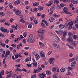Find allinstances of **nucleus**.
Instances as JSON below:
<instances>
[{
  "label": "nucleus",
  "instance_id": "53",
  "mask_svg": "<svg viewBox=\"0 0 78 78\" xmlns=\"http://www.w3.org/2000/svg\"><path fill=\"white\" fill-rule=\"evenodd\" d=\"M4 70H2L1 71V73H2V75H4Z\"/></svg>",
  "mask_w": 78,
  "mask_h": 78
},
{
  "label": "nucleus",
  "instance_id": "31",
  "mask_svg": "<svg viewBox=\"0 0 78 78\" xmlns=\"http://www.w3.org/2000/svg\"><path fill=\"white\" fill-rule=\"evenodd\" d=\"M78 38V36L77 35H75L73 36V38L74 39H76Z\"/></svg>",
  "mask_w": 78,
  "mask_h": 78
},
{
  "label": "nucleus",
  "instance_id": "51",
  "mask_svg": "<svg viewBox=\"0 0 78 78\" xmlns=\"http://www.w3.org/2000/svg\"><path fill=\"white\" fill-rule=\"evenodd\" d=\"M52 52H53L52 51H50L48 52V54L49 55H51V54L52 53Z\"/></svg>",
  "mask_w": 78,
  "mask_h": 78
},
{
  "label": "nucleus",
  "instance_id": "48",
  "mask_svg": "<svg viewBox=\"0 0 78 78\" xmlns=\"http://www.w3.org/2000/svg\"><path fill=\"white\" fill-rule=\"evenodd\" d=\"M19 56V54H16L15 55V58H18Z\"/></svg>",
  "mask_w": 78,
  "mask_h": 78
},
{
  "label": "nucleus",
  "instance_id": "61",
  "mask_svg": "<svg viewBox=\"0 0 78 78\" xmlns=\"http://www.w3.org/2000/svg\"><path fill=\"white\" fill-rule=\"evenodd\" d=\"M34 23H35L36 24L37 23V21L35 20H34Z\"/></svg>",
  "mask_w": 78,
  "mask_h": 78
},
{
  "label": "nucleus",
  "instance_id": "23",
  "mask_svg": "<svg viewBox=\"0 0 78 78\" xmlns=\"http://www.w3.org/2000/svg\"><path fill=\"white\" fill-rule=\"evenodd\" d=\"M70 42H71V44L73 45V44H75V42H76V41H73V40Z\"/></svg>",
  "mask_w": 78,
  "mask_h": 78
},
{
  "label": "nucleus",
  "instance_id": "12",
  "mask_svg": "<svg viewBox=\"0 0 78 78\" xmlns=\"http://www.w3.org/2000/svg\"><path fill=\"white\" fill-rule=\"evenodd\" d=\"M40 70L39 69H34V73H38V72H40Z\"/></svg>",
  "mask_w": 78,
  "mask_h": 78
},
{
  "label": "nucleus",
  "instance_id": "13",
  "mask_svg": "<svg viewBox=\"0 0 78 78\" xmlns=\"http://www.w3.org/2000/svg\"><path fill=\"white\" fill-rule=\"evenodd\" d=\"M73 40V38L72 37L68 38L67 39V41L69 42H70Z\"/></svg>",
  "mask_w": 78,
  "mask_h": 78
},
{
  "label": "nucleus",
  "instance_id": "30",
  "mask_svg": "<svg viewBox=\"0 0 78 78\" xmlns=\"http://www.w3.org/2000/svg\"><path fill=\"white\" fill-rule=\"evenodd\" d=\"M74 60H75V58H73L71 59H69V62H72L73 61H74Z\"/></svg>",
  "mask_w": 78,
  "mask_h": 78
},
{
  "label": "nucleus",
  "instance_id": "16",
  "mask_svg": "<svg viewBox=\"0 0 78 78\" xmlns=\"http://www.w3.org/2000/svg\"><path fill=\"white\" fill-rule=\"evenodd\" d=\"M53 46L54 47H56L57 48H61V47H60V46L58 45V44H54Z\"/></svg>",
  "mask_w": 78,
  "mask_h": 78
},
{
  "label": "nucleus",
  "instance_id": "18",
  "mask_svg": "<svg viewBox=\"0 0 78 78\" xmlns=\"http://www.w3.org/2000/svg\"><path fill=\"white\" fill-rule=\"evenodd\" d=\"M40 38L41 40H44V35L43 34L41 35L40 36Z\"/></svg>",
  "mask_w": 78,
  "mask_h": 78
},
{
  "label": "nucleus",
  "instance_id": "40",
  "mask_svg": "<svg viewBox=\"0 0 78 78\" xmlns=\"http://www.w3.org/2000/svg\"><path fill=\"white\" fill-rule=\"evenodd\" d=\"M37 67L40 70H42V68H41V66H40L38 65Z\"/></svg>",
  "mask_w": 78,
  "mask_h": 78
},
{
  "label": "nucleus",
  "instance_id": "63",
  "mask_svg": "<svg viewBox=\"0 0 78 78\" xmlns=\"http://www.w3.org/2000/svg\"><path fill=\"white\" fill-rule=\"evenodd\" d=\"M53 78H58V77H57V76L55 75H54L53 76Z\"/></svg>",
  "mask_w": 78,
  "mask_h": 78
},
{
  "label": "nucleus",
  "instance_id": "37",
  "mask_svg": "<svg viewBox=\"0 0 78 78\" xmlns=\"http://www.w3.org/2000/svg\"><path fill=\"white\" fill-rule=\"evenodd\" d=\"M46 73L47 75H50L51 74V73L49 71H47L46 72Z\"/></svg>",
  "mask_w": 78,
  "mask_h": 78
},
{
  "label": "nucleus",
  "instance_id": "3",
  "mask_svg": "<svg viewBox=\"0 0 78 78\" xmlns=\"http://www.w3.org/2000/svg\"><path fill=\"white\" fill-rule=\"evenodd\" d=\"M67 7H65L63 9V10L65 13H66V14H70V12H67Z\"/></svg>",
  "mask_w": 78,
  "mask_h": 78
},
{
  "label": "nucleus",
  "instance_id": "1",
  "mask_svg": "<svg viewBox=\"0 0 78 78\" xmlns=\"http://www.w3.org/2000/svg\"><path fill=\"white\" fill-rule=\"evenodd\" d=\"M13 11L16 15H18V16H21V12L19 10L14 9L13 10Z\"/></svg>",
  "mask_w": 78,
  "mask_h": 78
},
{
  "label": "nucleus",
  "instance_id": "10",
  "mask_svg": "<svg viewBox=\"0 0 78 78\" xmlns=\"http://www.w3.org/2000/svg\"><path fill=\"white\" fill-rule=\"evenodd\" d=\"M65 27V25L64 24H61L59 25V28L62 29V28H64Z\"/></svg>",
  "mask_w": 78,
  "mask_h": 78
},
{
  "label": "nucleus",
  "instance_id": "4",
  "mask_svg": "<svg viewBox=\"0 0 78 78\" xmlns=\"http://www.w3.org/2000/svg\"><path fill=\"white\" fill-rule=\"evenodd\" d=\"M1 30L2 32H6V33H9L8 30L6 29H5L3 27H1Z\"/></svg>",
  "mask_w": 78,
  "mask_h": 78
},
{
  "label": "nucleus",
  "instance_id": "60",
  "mask_svg": "<svg viewBox=\"0 0 78 78\" xmlns=\"http://www.w3.org/2000/svg\"><path fill=\"white\" fill-rule=\"evenodd\" d=\"M2 46L3 47H5V46H6V44L4 43L2 44Z\"/></svg>",
  "mask_w": 78,
  "mask_h": 78
},
{
  "label": "nucleus",
  "instance_id": "15",
  "mask_svg": "<svg viewBox=\"0 0 78 78\" xmlns=\"http://www.w3.org/2000/svg\"><path fill=\"white\" fill-rule=\"evenodd\" d=\"M39 5V3L38 2H36L34 3L33 4V6H38Z\"/></svg>",
  "mask_w": 78,
  "mask_h": 78
},
{
  "label": "nucleus",
  "instance_id": "54",
  "mask_svg": "<svg viewBox=\"0 0 78 78\" xmlns=\"http://www.w3.org/2000/svg\"><path fill=\"white\" fill-rule=\"evenodd\" d=\"M37 16L38 17H40V16H41V13H37Z\"/></svg>",
  "mask_w": 78,
  "mask_h": 78
},
{
  "label": "nucleus",
  "instance_id": "55",
  "mask_svg": "<svg viewBox=\"0 0 78 78\" xmlns=\"http://www.w3.org/2000/svg\"><path fill=\"white\" fill-rule=\"evenodd\" d=\"M69 56L70 57H72V56H73V55L72 53H70L69 55Z\"/></svg>",
  "mask_w": 78,
  "mask_h": 78
},
{
  "label": "nucleus",
  "instance_id": "41",
  "mask_svg": "<svg viewBox=\"0 0 78 78\" xmlns=\"http://www.w3.org/2000/svg\"><path fill=\"white\" fill-rule=\"evenodd\" d=\"M23 35L24 37H26L27 35V33L25 32L23 34Z\"/></svg>",
  "mask_w": 78,
  "mask_h": 78
},
{
  "label": "nucleus",
  "instance_id": "14",
  "mask_svg": "<svg viewBox=\"0 0 78 78\" xmlns=\"http://www.w3.org/2000/svg\"><path fill=\"white\" fill-rule=\"evenodd\" d=\"M54 38H55V41H56V42H59L60 40L58 37L56 36Z\"/></svg>",
  "mask_w": 78,
  "mask_h": 78
},
{
  "label": "nucleus",
  "instance_id": "39",
  "mask_svg": "<svg viewBox=\"0 0 78 78\" xmlns=\"http://www.w3.org/2000/svg\"><path fill=\"white\" fill-rule=\"evenodd\" d=\"M0 14H1V16H5V14L3 12H1L0 13Z\"/></svg>",
  "mask_w": 78,
  "mask_h": 78
},
{
  "label": "nucleus",
  "instance_id": "26",
  "mask_svg": "<svg viewBox=\"0 0 78 78\" xmlns=\"http://www.w3.org/2000/svg\"><path fill=\"white\" fill-rule=\"evenodd\" d=\"M60 71L61 72H64L65 71V69L64 68H62L61 69Z\"/></svg>",
  "mask_w": 78,
  "mask_h": 78
},
{
  "label": "nucleus",
  "instance_id": "36",
  "mask_svg": "<svg viewBox=\"0 0 78 78\" xmlns=\"http://www.w3.org/2000/svg\"><path fill=\"white\" fill-rule=\"evenodd\" d=\"M20 22H21L22 23H25V20H23V19H21V20H20Z\"/></svg>",
  "mask_w": 78,
  "mask_h": 78
},
{
  "label": "nucleus",
  "instance_id": "33",
  "mask_svg": "<svg viewBox=\"0 0 78 78\" xmlns=\"http://www.w3.org/2000/svg\"><path fill=\"white\" fill-rule=\"evenodd\" d=\"M6 55H10V51H7L6 52Z\"/></svg>",
  "mask_w": 78,
  "mask_h": 78
},
{
  "label": "nucleus",
  "instance_id": "25",
  "mask_svg": "<svg viewBox=\"0 0 78 78\" xmlns=\"http://www.w3.org/2000/svg\"><path fill=\"white\" fill-rule=\"evenodd\" d=\"M21 71H22V69L19 68H17L16 69L15 72H21Z\"/></svg>",
  "mask_w": 78,
  "mask_h": 78
},
{
  "label": "nucleus",
  "instance_id": "29",
  "mask_svg": "<svg viewBox=\"0 0 78 78\" xmlns=\"http://www.w3.org/2000/svg\"><path fill=\"white\" fill-rule=\"evenodd\" d=\"M53 20H54L53 17H51L49 19V21L50 22H53Z\"/></svg>",
  "mask_w": 78,
  "mask_h": 78
},
{
  "label": "nucleus",
  "instance_id": "52",
  "mask_svg": "<svg viewBox=\"0 0 78 78\" xmlns=\"http://www.w3.org/2000/svg\"><path fill=\"white\" fill-rule=\"evenodd\" d=\"M16 67H20V65L19 64L18 65H16L15 66Z\"/></svg>",
  "mask_w": 78,
  "mask_h": 78
},
{
  "label": "nucleus",
  "instance_id": "57",
  "mask_svg": "<svg viewBox=\"0 0 78 78\" xmlns=\"http://www.w3.org/2000/svg\"><path fill=\"white\" fill-rule=\"evenodd\" d=\"M5 22L4 20H0V22L1 23H3Z\"/></svg>",
  "mask_w": 78,
  "mask_h": 78
},
{
  "label": "nucleus",
  "instance_id": "17",
  "mask_svg": "<svg viewBox=\"0 0 78 78\" xmlns=\"http://www.w3.org/2000/svg\"><path fill=\"white\" fill-rule=\"evenodd\" d=\"M35 57L36 59H39V58H40V57L38 54H36L35 55Z\"/></svg>",
  "mask_w": 78,
  "mask_h": 78
},
{
  "label": "nucleus",
  "instance_id": "20",
  "mask_svg": "<svg viewBox=\"0 0 78 78\" xmlns=\"http://www.w3.org/2000/svg\"><path fill=\"white\" fill-rule=\"evenodd\" d=\"M73 21L70 22L68 23V25H73Z\"/></svg>",
  "mask_w": 78,
  "mask_h": 78
},
{
  "label": "nucleus",
  "instance_id": "21",
  "mask_svg": "<svg viewBox=\"0 0 78 78\" xmlns=\"http://www.w3.org/2000/svg\"><path fill=\"white\" fill-rule=\"evenodd\" d=\"M28 41H30V42L31 43H33V42H34V40L32 38L30 39V40L28 39Z\"/></svg>",
  "mask_w": 78,
  "mask_h": 78
},
{
  "label": "nucleus",
  "instance_id": "64",
  "mask_svg": "<svg viewBox=\"0 0 78 78\" xmlns=\"http://www.w3.org/2000/svg\"><path fill=\"white\" fill-rule=\"evenodd\" d=\"M26 66H27V67H31V65L30 64H27L26 65Z\"/></svg>",
  "mask_w": 78,
  "mask_h": 78
},
{
  "label": "nucleus",
  "instance_id": "5",
  "mask_svg": "<svg viewBox=\"0 0 78 78\" xmlns=\"http://www.w3.org/2000/svg\"><path fill=\"white\" fill-rule=\"evenodd\" d=\"M33 62L32 63L33 67H37V63L36 62L34 59H33Z\"/></svg>",
  "mask_w": 78,
  "mask_h": 78
},
{
  "label": "nucleus",
  "instance_id": "6",
  "mask_svg": "<svg viewBox=\"0 0 78 78\" xmlns=\"http://www.w3.org/2000/svg\"><path fill=\"white\" fill-rule=\"evenodd\" d=\"M76 63V62L75 61L72 62L71 64V67H75V64Z\"/></svg>",
  "mask_w": 78,
  "mask_h": 78
},
{
  "label": "nucleus",
  "instance_id": "22",
  "mask_svg": "<svg viewBox=\"0 0 78 78\" xmlns=\"http://www.w3.org/2000/svg\"><path fill=\"white\" fill-rule=\"evenodd\" d=\"M33 35L32 34H30V35L29 37V40H30V39H33Z\"/></svg>",
  "mask_w": 78,
  "mask_h": 78
},
{
  "label": "nucleus",
  "instance_id": "32",
  "mask_svg": "<svg viewBox=\"0 0 78 78\" xmlns=\"http://www.w3.org/2000/svg\"><path fill=\"white\" fill-rule=\"evenodd\" d=\"M55 3H56V5H58L59 3V1L58 0H55L54 2V4Z\"/></svg>",
  "mask_w": 78,
  "mask_h": 78
},
{
  "label": "nucleus",
  "instance_id": "8",
  "mask_svg": "<svg viewBox=\"0 0 78 78\" xmlns=\"http://www.w3.org/2000/svg\"><path fill=\"white\" fill-rule=\"evenodd\" d=\"M48 4H47V6H50L51 5H52V3H53V1L51 0H50L48 2Z\"/></svg>",
  "mask_w": 78,
  "mask_h": 78
},
{
  "label": "nucleus",
  "instance_id": "49",
  "mask_svg": "<svg viewBox=\"0 0 78 78\" xmlns=\"http://www.w3.org/2000/svg\"><path fill=\"white\" fill-rule=\"evenodd\" d=\"M29 4V2H28L27 1H26L25 2V4L26 5H28V4Z\"/></svg>",
  "mask_w": 78,
  "mask_h": 78
},
{
  "label": "nucleus",
  "instance_id": "42",
  "mask_svg": "<svg viewBox=\"0 0 78 78\" xmlns=\"http://www.w3.org/2000/svg\"><path fill=\"white\" fill-rule=\"evenodd\" d=\"M69 48H71V49H72L73 50L74 49V48L73 46H70V45L69 46Z\"/></svg>",
  "mask_w": 78,
  "mask_h": 78
},
{
  "label": "nucleus",
  "instance_id": "2",
  "mask_svg": "<svg viewBox=\"0 0 78 78\" xmlns=\"http://www.w3.org/2000/svg\"><path fill=\"white\" fill-rule=\"evenodd\" d=\"M54 61H55V58H50L48 60L49 62L51 64H53L54 63Z\"/></svg>",
  "mask_w": 78,
  "mask_h": 78
},
{
  "label": "nucleus",
  "instance_id": "35",
  "mask_svg": "<svg viewBox=\"0 0 78 78\" xmlns=\"http://www.w3.org/2000/svg\"><path fill=\"white\" fill-rule=\"evenodd\" d=\"M23 42L24 44H26L27 43V40L26 39H23Z\"/></svg>",
  "mask_w": 78,
  "mask_h": 78
},
{
  "label": "nucleus",
  "instance_id": "27",
  "mask_svg": "<svg viewBox=\"0 0 78 78\" xmlns=\"http://www.w3.org/2000/svg\"><path fill=\"white\" fill-rule=\"evenodd\" d=\"M38 10L39 11H42L43 9V7L41 6H38Z\"/></svg>",
  "mask_w": 78,
  "mask_h": 78
},
{
  "label": "nucleus",
  "instance_id": "19",
  "mask_svg": "<svg viewBox=\"0 0 78 78\" xmlns=\"http://www.w3.org/2000/svg\"><path fill=\"white\" fill-rule=\"evenodd\" d=\"M67 34V32L66 31H64L63 33V37H66Z\"/></svg>",
  "mask_w": 78,
  "mask_h": 78
},
{
  "label": "nucleus",
  "instance_id": "47",
  "mask_svg": "<svg viewBox=\"0 0 78 78\" xmlns=\"http://www.w3.org/2000/svg\"><path fill=\"white\" fill-rule=\"evenodd\" d=\"M73 4H76V3H77L78 2L76 1H73Z\"/></svg>",
  "mask_w": 78,
  "mask_h": 78
},
{
  "label": "nucleus",
  "instance_id": "38",
  "mask_svg": "<svg viewBox=\"0 0 78 78\" xmlns=\"http://www.w3.org/2000/svg\"><path fill=\"white\" fill-rule=\"evenodd\" d=\"M9 21L10 22H14V20L12 18H11L10 19Z\"/></svg>",
  "mask_w": 78,
  "mask_h": 78
},
{
  "label": "nucleus",
  "instance_id": "58",
  "mask_svg": "<svg viewBox=\"0 0 78 78\" xmlns=\"http://www.w3.org/2000/svg\"><path fill=\"white\" fill-rule=\"evenodd\" d=\"M69 6L71 8H72L73 7V5L72 3H70L69 4Z\"/></svg>",
  "mask_w": 78,
  "mask_h": 78
},
{
  "label": "nucleus",
  "instance_id": "62",
  "mask_svg": "<svg viewBox=\"0 0 78 78\" xmlns=\"http://www.w3.org/2000/svg\"><path fill=\"white\" fill-rule=\"evenodd\" d=\"M41 18L42 19H44V17H45V15H44V14L42 15L41 16Z\"/></svg>",
  "mask_w": 78,
  "mask_h": 78
},
{
  "label": "nucleus",
  "instance_id": "11",
  "mask_svg": "<svg viewBox=\"0 0 78 78\" xmlns=\"http://www.w3.org/2000/svg\"><path fill=\"white\" fill-rule=\"evenodd\" d=\"M45 54V53H44V52L42 51H41L40 52V55L42 57H43V58H44L45 57V55H44Z\"/></svg>",
  "mask_w": 78,
  "mask_h": 78
},
{
  "label": "nucleus",
  "instance_id": "50",
  "mask_svg": "<svg viewBox=\"0 0 78 78\" xmlns=\"http://www.w3.org/2000/svg\"><path fill=\"white\" fill-rule=\"evenodd\" d=\"M41 76L44 77H46L47 76L46 75V74H44L43 73L41 74Z\"/></svg>",
  "mask_w": 78,
  "mask_h": 78
},
{
  "label": "nucleus",
  "instance_id": "46",
  "mask_svg": "<svg viewBox=\"0 0 78 78\" xmlns=\"http://www.w3.org/2000/svg\"><path fill=\"white\" fill-rule=\"evenodd\" d=\"M5 36V35H4V34L0 33V37H4Z\"/></svg>",
  "mask_w": 78,
  "mask_h": 78
},
{
  "label": "nucleus",
  "instance_id": "56",
  "mask_svg": "<svg viewBox=\"0 0 78 78\" xmlns=\"http://www.w3.org/2000/svg\"><path fill=\"white\" fill-rule=\"evenodd\" d=\"M5 23L6 25H8V26H9V25H10V23H7L5 22Z\"/></svg>",
  "mask_w": 78,
  "mask_h": 78
},
{
  "label": "nucleus",
  "instance_id": "7",
  "mask_svg": "<svg viewBox=\"0 0 78 78\" xmlns=\"http://www.w3.org/2000/svg\"><path fill=\"white\" fill-rule=\"evenodd\" d=\"M21 1L20 0H17L15 1L14 2V5H19Z\"/></svg>",
  "mask_w": 78,
  "mask_h": 78
},
{
  "label": "nucleus",
  "instance_id": "45",
  "mask_svg": "<svg viewBox=\"0 0 78 78\" xmlns=\"http://www.w3.org/2000/svg\"><path fill=\"white\" fill-rule=\"evenodd\" d=\"M73 69V68L71 67H68V70H72Z\"/></svg>",
  "mask_w": 78,
  "mask_h": 78
},
{
  "label": "nucleus",
  "instance_id": "28",
  "mask_svg": "<svg viewBox=\"0 0 78 78\" xmlns=\"http://www.w3.org/2000/svg\"><path fill=\"white\" fill-rule=\"evenodd\" d=\"M68 35L69 37H73V34L71 32H70L68 33Z\"/></svg>",
  "mask_w": 78,
  "mask_h": 78
},
{
  "label": "nucleus",
  "instance_id": "24",
  "mask_svg": "<svg viewBox=\"0 0 78 78\" xmlns=\"http://www.w3.org/2000/svg\"><path fill=\"white\" fill-rule=\"evenodd\" d=\"M56 70V68L55 67H53L52 69V71L54 72H55Z\"/></svg>",
  "mask_w": 78,
  "mask_h": 78
},
{
  "label": "nucleus",
  "instance_id": "59",
  "mask_svg": "<svg viewBox=\"0 0 78 78\" xmlns=\"http://www.w3.org/2000/svg\"><path fill=\"white\" fill-rule=\"evenodd\" d=\"M66 4H60V5L61 6H62V7H63V6H66Z\"/></svg>",
  "mask_w": 78,
  "mask_h": 78
},
{
  "label": "nucleus",
  "instance_id": "9",
  "mask_svg": "<svg viewBox=\"0 0 78 78\" xmlns=\"http://www.w3.org/2000/svg\"><path fill=\"white\" fill-rule=\"evenodd\" d=\"M37 32L38 33H44V29H40L38 30Z\"/></svg>",
  "mask_w": 78,
  "mask_h": 78
},
{
  "label": "nucleus",
  "instance_id": "44",
  "mask_svg": "<svg viewBox=\"0 0 78 78\" xmlns=\"http://www.w3.org/2000/svg\"><path fill=\"white\" fill-rule=\"evenodd\" d=\"M17 45L16 44H11V46H12V47H14L15 48V47H16V46Z\"/></svg>",
  "mask_w": 78,
  "mask_h": 78
},
{
  "label": "nucleus",
  "instance_id": "43",
  "mask_svg": "<svg viewBox=\"0 0 78 78\" xmlns=\"http://www.w3.org/2000/svg\"><path fill=\"white\" fill-rule=\"evenodd\" d=\"M34 11L35 12L37 11V8H34Z\"/></svg>",
  "mask_w": 78,
  "mask_h": 78
},
{
  "label": "nucleus",
  "instance_id": "34",
  "mask_svg": "<svg viewBox=\"0 0 78 78\" xmlns=\"http://www.w3.org/2000/svg\"><path fill=\"white\" fill-rule=\"evenodd\" d=\"M29 28H32V25L31 24H29L28 26Z\"/></svg>",
  "mask_w": 78,
  "mask_h": 78
}]
</instances>
